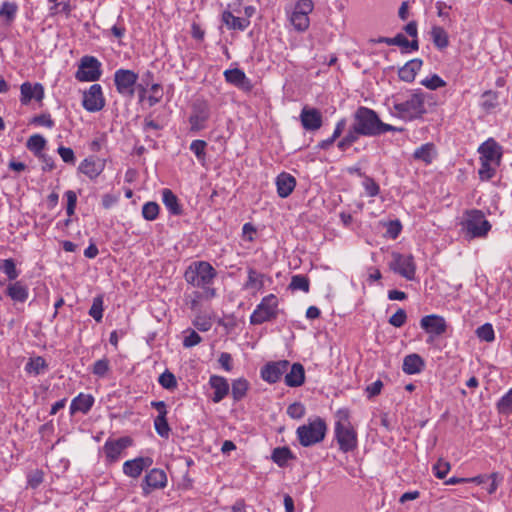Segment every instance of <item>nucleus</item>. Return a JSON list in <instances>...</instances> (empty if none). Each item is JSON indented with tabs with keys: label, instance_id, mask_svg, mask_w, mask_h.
Segmentation results:
<instances>
[{
	"label": "nucleus",
	"instance_id": "423d86ee",
	"mask_svg": "<svg viewBox=\"0 0 512 512\" xmlns=\"http://www.w3.org/2000/svg\"><path fill=\"white\" fill-rule=\"evenodd\" d=\"M462 225L470 239L485 237L491 229V224L485 219L484 213L477 209L466 212Z\"/></svg>",
	"mask_w": 512,
	"mask_h": 512
},
{
	"label": "nucleus",
	"instance_id": "4c0bfd02",
	"mask_svg": "<svg viewBox=\"0 0 512 512\" xmlns=\"http://www.w3.org/2000/svg\"><path fill=\"white\" fill-rule=\"evenodd\" d=\"M263 275L253 268L248 269V279L245 283L246 289L260 290L263 287Z\"/></svg>",
	"mask_w": 512,
	"mask_h": 512
},
{
	"label": "nucleus",
	"instance_id": "a18cd8bd",
	"mask_svg": "<svg viewBox=\"0 0 512 512\" xmlns=\"http://www.w3.org/2000/svg\"><path fill=\"white\" fill-rule=\"evenodd\" d=\"M167 415H158L154 420V427L156 432L164 438L169 437V433L171 431L169 424L167 422Z\"/></svg>",
	"mask_w": 512,
	"mask_h": 512
},
{
	"label": "nucleus",
	"instance_id": "9b49d317",
	"mask_svg": "<svg viewBox=\"0 0 512 512\" xmlns=\"http://www.w3.org/2000/svg\"><path fill=\"white\" fill-rule=\"evenodd\" d=\"M210 117V106L205 100H196L192 105V113L189 117V123L192 131L204 129L205 123Z\"/></svg>",
	"mask_w": 512,
	"mask_h": 512
},
{
	"label": "nucleus",
	"instance_id": "393cba45",
	"mask_svg": "<svg viewBox=\"0 0 512 512\" xmlns=\"http://www.w3.org/2000/svg\"><path fill=\"white\" fill-rule=\"evenodd\" d=\"M209 384L211 388L214 389V395L212 397L214 403H219L228 395L229 383L226 378L212 375L209 379Z\"/></svg>",
	"mask_w": 512,
	"mask_h": 512
},
{
	"label": "nucleus",
	"instance_id": "1a4fd4ad",
	"mask_svg": "<svg viewBox=\"0 0 512 512\" xmlns=\"http://www.w3.org/2000/svg\"><path fill=\"white\" fill-rule=\"evenodd\" d=\"M138 74L129 69H118L114 73L116 90L123 96L133 97L135 85L138 81Z\"/></svg>",
	"mask_w": 512,
	"mask_h": 512
},
{
	"label": "nucleus",
	"instance_id": "2f4dec72",
	"mask_svg": "<svg viewBox=\"0 0 512 512\" xmlns=\"http://www.w3.org/2000/svg\"><path fill=\"white\" fill-rule=\"evenodd\" d=\"M435 147L432 143H426L417 148L413 154L416 160L423 161L426 164H430L435 157Z\"/></svg>",
	"mask_w": 512,
	"mask_h": 512
},
{
	"label": "nucleus",
	"instance_id": "f3484780",
	"mask_svg": "<svg viewBox=\"0 0 512 512\" xmlns=\"http://www.w3.org/2000/svg\"><path fill=\"white\" fill-rule=\"evenodd\" d=\"M300 120L303 128L307 131H316L321 128L322 114L316 108H310L305 106L300 114Z\"/></svg>",
	"mask_w": 512,
	"mask_h": 512
},
{
	"label": "nucleus",
	"instance_id": "0eeeda50",
	"mask_svg": "<svg viewBox=\"0 0 512 512\" xmlns=\"http://www.w3.org/2000/svg\"><path fill=\"white\" fill-rule=\"evenodd\" d=\"M278 316V298L269 294L262 298L250 316V324L261 325L265 322L274 321Z\"/></svg>",
	"mask_w": 512,
	"mask_h": 512
},
{
	"label": "nucleus",
	"instance_id": "09e8293b",
	"mask_svg": "<svg viewBox=\"0 0 512 512\" xmlns=\"http://www.w3.org/2000/svg\"><path fill=\"white\" fill-rule=\"evenodd\" d=\"M497 409L501 414L512 412V388L498 401Z\"/></svg>",
	"mask_w": 512,
	"mask_h": 512
},
{
	"label": "nucleus",
	"instance_id": "4d7b16f0",
	"mask_svg": "<svg viewBox=\"0 0 512 512\" xmlns=\"http://www.w3.org/2000/svg\"><path fill=\"white\" fill-rule=\"evenodd\" d=\"M450 463L447 461H444L443 459H439L434 465H433V472L434 475L439 479H444L448 472L450 471Z\"/></svg>",
	"mask_w": 512,
	"mask_h": 512
},
{
	"label": "nucleus",
	"instance_id": "b1692460",
	"mask_svg": "<svg viewBox=\"0 0 512 512\" xmlns=\"http://www.w3.org/2000/svg\"><path fill=\"white\" fill-rule=\"evenodd\" d=\"M224 76L228 83L244 91H250L252 89L251 81L246 77L245 73L238 68L226 70Z\"/></svg>",
	"mask_w": 512,
	"mask_h": 512
},
{
	"label": "nucleus",
	"instance_id": "864d4df0",
	"mask_svg": "<svg viewBox=\"0 0 512 512\" xmlns=\"http://www.w3.org/2000/svg\"><path fill=\"white\" fill-rule=\"evenodd\" d=\"M159 384L165 389H174L177 387V380L173 373L166 370L159 376Z\"/></svg>",
	"mask_w": 512,
	"mask_h": 512
},
{
	"label": "nucleus",
	"instance_id": "58836bf2",
	"mask_svg": "<svg viewBox=\"0 0 512 512\" xmlns=\"http://www.w3.org/2000/svg\"><path fill=\"white\" fill-rule=\"evenodd\" d=\"M0 271H2L9 280L13 281L19 276V271L12 258L2 260L0 264Z\"/></svg>",
	"mask_w": 512,
	"mask_h": 512
},
{
	"label": "nucleus",
	"instance_id": "ea45409f",
	"mask_svg": "<svg viewBox=\"0 0 512 512\" xmlns=\"http://www.w3.org/2000/svg\"><path fill=\"white\" fill-rule=\"evenodd\" d=\"M498 105V93L492 90L485 91L482 94V102L481 107L486 110L490 111L494 109Z\"/></svg>",
	"mask_w": 512,
	"mask_h": 512
},
{
	"label": "nucleus",
	"instance_id": "603ef678",
	"mask_svg": "<svg viewBox=\"0 0 512 512\" xmlns=\"http://www.w3.org/2000/svg\"><path fill=\"white\" fill-rule=\"evenodd\" d=\"M44 480V473L40 469L31 471L27 476V486L31 489H36Z\"/></svg>",
	"mask_w": 512,
	"mask_h": 512
},
{
	"label": "nucleus",
	"instance_id": "3c124183",
	"mask_svg": "<svg viewBox=\"0 0 512 512\" xmlns=\"http://www.w3.org/2000/svg\"><path fill=\"white\" fill-rule=\"evenodd\" d=\"M159 213V205L156 202H147L142 207V215L148 221H153Z\"/></svg>",
	"mask_w": 512,
	"mask_h": 512
},
{
	"label": "nucleus",
	"instance_id": "cd10ccee",
	"mask_svg": "<svg viewBox=\"0 0 512 512\" xmlns=\"http://www.w3.org/2000/svg\"><path fill=\"white\" fill-rule=\"evenodd\" d=\"M425 363L418 354H409L403 360L402 369L408 375L418 374L424 368Z\"/></svg>",
	"mask_w": 512,
	"mask_h": 512
},
{
	"label": "nucleus",
	"instance_id": "79ce46f5",
	"mask_svg": "<svg viewBox=\"0 0 512 512\" xmlns=\"http://www.w3.org/2000/svg\"><path fill=\"white\" fill-rule=\"evenodd\" d=\"M65 196L67 198L66 212H67V215L69 217H71L75 212V208H76V204H77V195L74 191L68 190V191H66ZM63 224H64V226L68 227L71 224V219L67 218L63 222Z\"/></svg>",
	"mask_w": 512,
	"mask_h": 512
},
{
	"label": "nucleus",
	"instance_id": "bb28decb",
	"mask_svg": "<svg viewBox=\"0 0 512 512\" xmlns=\"http://www.w3.org/2000/svg\"><path fill=\"white\" fill-rule=\"evenodd\" d=\"M422 64V60L418 58L408 61L399 69V78L405 82H412L415 79L417 72L421 69Z\"/></svg>",
	"mask_w": 512,
	"mask_h": 512
},
{
	"label": "nucleus",
	"instance_id": "6e6d98bb",
	"mask_svg": "<svg viewBox=\"0 0 512 512\" xmlns=\"http://www.w3.org/2000/svg\"><path fill=\"white\" fill-rule=\"evenodd\" d=\"M305 412V406L301 402H294L287 407V415L292 419H301Z\"/></svg>",
	"mask_w": 512,
	"mask_h": 512
},
{
	"label": "nucleus",
	"instance_id": "9d476101",
	"mask_svg": "<svg viewBox=\"0 0 512 512\" xmlns=\"http://www.w3.org/2000/svg\"><path fill=\"white\" fill-rule=\"evenodd\" d=\"M392 262L389 267L407 280H413L416 272V265L412 255H403L398 252L392 253Z\"/></svg>",
	"mask_w": 512,
	"mask_h": 512
},
{
	"label": "nucleus",
	"instance_id": "37998d69",
	"mask_svg": "<svg viewBox=\"0 0 512 512\" xmlns=\"http://www.w3.org/2000/svg\"><path fill=\"white\" fill-rule=\"evenodd\" d=\"M309 286H310V283H309V279L304 276V275H294L292 278H291V282L289 284V288L293 291L295 290H301L303 292H308L309 291Z\"/></svg>",
	"mask_w": 512,
	"mask_h": 512
},
{
	"label": "nucleus",
	"instance_id": "4468645a",
	"mask_svg": "<svg viewBox=\"0 0 512 512\" xmlns=\"http://www.w3.org/2000/svg\"><path fill=\"white\" fill-rule=\"evenodd\" d=\"M420 326L423 330L430 334L428 341H433L434 336H440L444 334L447 329L445 319L442 316L436 314L424 316L420 320Z\"/></svg>",
	"mask_w": 512,
	"mask_h": 512
},
{
	"label": "nucleus",
	"instance_id": "412c9836",
	"mask_svg": "<svg viewBox=\"0 0 512 512\" xmlns=\"http://www.w3.org/2000/svg\"><path fill=\"white\" fill-rule=\"evenodd\" d=\"M20 90V101L23 105H27L32 99L41 101L44 98V88L40 83L31 84L30 82H24Z\"/></svg>",
	"mask_w": 512,
	"mask_h": 512
},
{
	"label": "nucleus",
	"instance_id": "6e6552de",
	"mask_svg": "<svg viewBox=\"0 0 512 512\" xmlns=\"http://www.w3.org/2000/svg\"><path fill=\"white\" fill-rule=\"evenodd\" d=\"M101 76V63L93 56L81 58L75 78L81 82L97 81Z\"/></svg>",
	"mask_w": 512,
	"mask_h": 512
},
{
	"label": "nucleus",
	"instance_id": "0e129e2a",
	"mask_svg": "<svg viewBox=\"0 0 512 512\" xmlns=\"http://www.w3.org/2000/svg\"><path fill=\"white\" fill-rule=\"evenodd\" d=\"M59 156L63 160V162L67 164L74 165L76 162V157L74 151L69 147L60 146L57 150Z\"/></svg>",
	"mask_w": 512,
	"mask_h": 512
},
{
	"label": "nucleus",
	"instance_id": "5fc2aeb1",
	"mask_svg": "<svg viewBox=\"0 0 512 512\" xmlns=\"http://www.w3.org/2000/svg\"><path fill=\"white\" fill-rule=\"evenodd\" d=\"M421 84L430 90H436L446 86V82L437 74H433L432 76L423 79Z\"/></svg>",
	"mask_w": 512,
	"mask_h": 512
},
{
	"label": "nucleus",
	"instance_id": "4be33fe9",
	"mask_svg": "<svg viewBox=\"0 0 512 512\" xmlns=\"http://www.w3.org/2000/svg\"><path fill=\"white\" fill-rule=\"evenodd\" d=\"M285 373L284 382L288 387H299L305 382V369L301 363H293Z\"/></svg>",
	"mask_w": 512,
	"mask_h": 512
},
{
	"label": "nucleus",
	"instance_id": "f704fd0d",
	"mask_svg": "<svg viewBox=\"0 0 512 512\" xmlns=\"http://www.w3.org/2000/svg\"><path fill=\"white\" fill-rule=\"evenodd\" d=\"M47 367L48 364L46 360L41 356H37L28 360L25 365V371L28 374L39 375L42 371L47 369Z\"/></svg>",
	"mask_w": 512,
	"mask_h": 512
},
{
	"label": "nucleus",
	"instance_id": "8fccbe9b",
	"mask_svg": "<svg viewBox=\"0 0 512 512\" xmlns=\"http://www.w3.org/2000/svg\"><path fill=\"white\" fill-rule=\"evenodd\" d=\"M17 5L11 2H4L0 8V17H4L7 22H12L16 16Z\"/></svg>",
	"mask_w": 512,
	"mask_h": 512
},
{
	"label": "nucleus",
	"instance_id": "774afa93",
	"mask_svg": "<svg viewBox=\"0 0 512 512\" xmlns=\"http://www.w3.org/2000/svg\"><path fill=\"white\" fill-rule=\"evenodd\" d=\"M382 388L383 382L381 380L373 382L372 384L368 385L365 389L367 397L370 399L379 395L381 393Z\"/></svg>",
	"mask_w": 512,
	"mask_h": 512
},
{
	"label": "nucleus",
	"instance_id": "6ab92c4d",
	"mask_svg": "<svg viewBox=\"0 0 512 512\" xmlns=\"http://www.w3.org/2000/svg\"><path fill=\"white\" fill-rule=\"evenodd\" d=\"M153 463L150 457H137L132 460H128L123 464V472L125 475L138 478L143 470L149 468Z\"/></svg>",
	"mask_w": 512,
	"mask_h": 512
},
{
	"label": "nucleus",
	"instance_id": "e433bc0d",
	"mask_svg": "<svg viewBox=\"0 0 512 512\" xmlns=\"http://www.w3.org/2000/svg\"><path fill=\"white\" fill-rule=\"evenodd\" d=\"M45 145L46 140L40 134H34L30 136L26 143L27 148L37 156L41 154L42 150L45 148Z\"/></svg>",
	"mask_w": 512,
	"mask_h": 512
},
{
	"label": "nucleus",
	"instance_id": "f257e3e1",
	"mask_svg": "<svg viewBox=\"0 0 512 512\" xmlns=\"http://www.w3.org/2000/svg\"><path fill=\"white\" fill-rule=\"evenodd\" d=\"M353 124L363 136L367 137L380 136L387 132L403 131L402 128L382 122L373 109L365 106H360L356 109L353 114Z\"/></svg>",
	"mask_w": 512,
	"mask_h": 512
},
{
	"label": "nucleus",
	"instance_id": "052dcab7",
	"mask_svg": "<svg viewBox=\"0 0 512 512\" xmlns=\"http://www.w3.org/2000/svg\"><path fill=\"white\" fill-rule=\"evenodd\" d=\"M493 162L481 161V166L479 168L478 174L481 180H490L494 174L495 169L491 166Z\"/></svg>",
	"mask_w": 512,
	"mask_h": 512
},
{
	"label": "nucleus",
	"instance_id": "c85d7f7f",
	"mask_svg": "<svg viewBox=\"0 0 512 512\" xmlns=\"http://www.w3.org/2000/svg\"><path fill=\"white\" fill-rule=\"evenodd\" d=\"M162 200L164 205L172 215L178 216L183 213L182 206L179 204L177 196L170 189H163Z\"/></svg>",
	"mask_w": 512,
	"mask_h": 512
},
{
	"label": "nucleus",
	"instance_id": "bf43d9fd",
	"mask_svg": "<svg viewBox=\"0 0 512 512\" xmlns=\"http://www.w3.org/2000/svg\"><path fill=\"white\" fill-rule=\"evenodd\" d=\"M109 369H110L109 360L106 358H103V359L97 360L94 363L92 373L98 377H104L107 374V372L109 371Z\"/></svg>",
	"mask_w": 512,
	"mask_h": 512
},
{
	"label": "nucleus",
	"instance_id": "72a5a7b5",
	"mask_svg": "<svg viewBox=\"0 0 512 512\" xmlns=\"http://www.w3.org/2000/svg\"><path fill=\"white\" fill-rule=\"evenodd\" d=\"M294 458L291 450L288 447H277L273 449L271 459L280 467H285L287 462Z\"/></svg>",
	"mask_w": 512,
	"mask_h": 512
},
{
	"label": "nucleus",
	"instance_id": "a878e982",
	"mask_svg": "<svg viewBox=\"0 0 512 512\" xmlns=\"http://www.w3.org/2000/svg\"><path fill=\"white\" fill-rule=\"evenodd\" d=\"M94 401V397L91 394L80 393L71 402L70 414L74 415L76 412L87 414L91 410Z\"/></svg>",
	"mask_w": 512,
	"mask_h": 512
},
{
	"label": "nucleus",
	"instance_id": "473e14b6",
	"mask_svg": "<svg viewBox=\"0 0 512 512\" xmlns=\"http://www.w3.org/2000/svg\"><path fill=\"white\" fill-rule=\"evenodd\" d=\"M431 37L434 45L442 50L449 45V36L443 27L433 26L431 29Z\"/></svg>",
	"mask_w": 512,
	"mask_h": 512
},
{
	"label": "nucleus",
	"instance_id": "c9c22d12",
	"mask_svg": "<svg viewBox=\"0 0 512 512\" xmlns=\"http://www.w3.org/2000/svg\"><path fill=\"white\" fill-rule=\"evenodd\" d=\"M249 383L245 378H238L232 382V397L234 401H240L246 396Z\"/></svg>",
	"mask_w": 512,
	"mask_h": 512
},
{
	"label": "nucleus",
	"instance_id": "de8ad7c7",
	"mask_svg": "<svg viewBox=\"0 0 512 512\" xmlns=\"http://www.w3.org/2000/svg\"><path fill=\"white\" fill-rule=\"evenodd\" d=\"M53 5L50 7V14H65L69 15L71 12V5L69 2L61 1V0H48Z\"/></svg>",
	"mask_w": 512,
	"mask_h": 512
},
{
	"label": "nucleus",
	"instance_id": "7c9ffc66",
	"mask_svg": "<svg viewBox=\"0 0 512 512\" xmlns=\"http://www.w3.org/2000/svg\"><path fill=\"white\" fill-rule=\"evenodd\" d=\"M222 21L229 29L233 30L243 31L250 25L247 18L236 17L230 11L223 12Z\"/></svg>",
	"mask_w": 512,
	"mask_h": 512
},
{
	"label": "nucleus",
	"instance_id": "39448f33",
	"mask_svg": "<svg viewBox=\"0 0 512 512\" xmlns=\"http://www.w3.org/2000/svg\"><path fill=\"white\" fill-rule=\"evenodd\" d=\"M327 426L325 421L318 417L308 424L297 428L299 443L304 447H309L321 442L326 435Z\"/></svg>",
	"mask_w": 512,
	"mask_h": 512
},
{
	"label": "nucleus",
	"instance_id": "c756f323",
	"mask_svg": "<svg viewBox=\"0 0 512 512\" xmlns=\"http://www.w3.org/2000/svg\"><path fill=\"white\" fill-rule=\"evenodd\" d=\"M7 295L16 302H25L28 298V288L22 282L16 281L8 285Z\"/></svg>",
	"mask_w": 512,
	"mask_h": 512
},
{
	"label": "nucleus",
	"instance_id": "c03bdc74",
	"mask_svg": "<svg viewBox=\"0 0 512 512\" xmlns=\"http://www.w3.org/2000/svg\"><path fill=\"white\" fill-rule=\"evenodd\" d=\"M475 333L481 341L492 342L495 339L494 329L490 323L481 325L476 329Z\"/></svg>",
	"mask_w": 512,
	"mask_h": 512
},
{
	"label": "nucleus",
	"instance_id": "aec40b11",
	"mask_svg": "<svg viewBox=\"0 0 512 512\" xmlns=\"http://www.w3.org/2000/svg\"><path fill=\"white\" fill-rule=\"evenodd\" d=\"M105 161L94 157L85 158L79 165V172L86 175L89 179H96L104 170Z\"/></svg>",
	"mask_w": 512,
	"mask_h": 512
},
{
	"label": "nucleus",
	"instance_id": "49530a36",
	"mask_svg": "<svg viewBox=\"0 0 512 512\" xmlns=\"http://www.w3.org/2000/svg\"><path fill=\"white\" fill-rule=\"evenodd\" d=\"M89 315L97 322L103 318V297L97 296L93 299L92 305L89 309Z\"/></svg>",
	"mask_w": 512,
	"mask_h": 512
},
{
	"label": "nucleus",
	"instance_id": "2eb2a0df",
	"mask_svg": "<svg viewBox=\"0 0 512 512\" xmlns=\"http://www.w3.org/2000/svg\"><path fill=\"white\" fill-rule=\"evenodd\" d=\"M167 484V475L162 469L153 468L144 477L142 490L144 495L150 494L152 490L162 489Z\"/></svg>",
	"mask_w": 512,
	"mask_h": 512
},
{
	"label": "nucleus",
	"instance_id": "13d9d810",
	"mask_svg": "<svg viewBox=\"0 0 512 512\" xmlns=\"http://www.w3.org/2000/svg\"><path fill=\"white\" fill-rule=\"evenodd\" d=\"M207 143L204 140H194L190 144V150L195 154L199 161L205 160V148Z\"/></svg>",
	"mask_w": 512,
	"mask_h": 512
},
{
	"label": "nucleus",
	"instance_id": "ddd939ff",
	"mask_svg": "<svg viewBox=\"0 0 512 512\" xmlns=\"http://www.w3.org/2000/svg\"><path fill=\"white\" fill-rule=\"evenodd\" d=\"M289 366L288 360L269 362L261 368V377L270 384L276 383L287 372Z\"/></svg>",
	"mask_w": 512,
	"mask_h": 512
},
{
	"label": "nucleus",
	"instance_id": "69168bd1",
	"mask_svg": "<svg viewBox=\"0 0 512 512\" xmlns=\"http://www.w3.org/2000/svg\"><path fill=\"white\" fill-rule=\"evenodd\" d=\"M402 225L399 220L389 221L387 224L386 235L391 239H396L401 233Z\"/></svg>",
	"mask_w": 512,
	"mask_h": 512
},
{
	"label": "nucleus",
	"instance_id": "dca6fc26",
	"mask_svg": "<svg viewBox=\"0 0 512 512\" xmlns=\"http://www.w3.org/2000/svg\"><path fill=\"white\" fill-rule=\"evenodd\" d=\"M131 445V439L129 437H121L116 440L108 439L104 446L103 451L108 463L116 462L122 452Z\"/></svg>",
	"mask_w": 512,
	"mask_h": 512
},
{
	"label": "nucleus",
	"instance_id": "5701e85b",
	"mask_svg": "<svg viewBox=\"0 0 512 512\" xmlns=\"http://www.w3.org/2000/svg\"><path fill=\"white\" fill-rule=\"evenodd\" d=\"M275 184L277 187L278 196L281 198H286L295 189L296 179L291 174L282 172L276 177Z\"/></svg>",
	"mask_w": 512,
	"mask_h": 512
},
{
	"label": "nucleus",
	"instance_id": "f8f14e48",
	"mask_svg": "<svg viewBox=\"0 0 512 512\" xmlns=\"http://www.w3.org/2000/svg\"><path fill=\"white\" fill-rule=\"evenodd\" d=\"M82 105L89 112H97L103 109L105 99L99 84L91 85L89 90L84 92Z\"/></svg>",
	"mask_w": 512,
	"mask_h": 512
},
{
	"label": "nucleus",
	"instance_id": "20e7f679",
	"mask_svg": "<svg viewBox=\"0 0 512 512\" xmlns=\"http://www.w3.org/2000/svg\"><path fill=\"white\" fill-rule=\"evenodd\" d=\"M393 108L396 111V115L401 119H419L426 113L425 95L421 91H415L405 101L399 102L395 100Z\"/></svg>",
	"mask_w": 512,
	"mask_h": 512
},
{
	"label": "nucleus",
	"instance_id": "a211bd4d",
	"mask_svg": "<svg viewBox=\"0 0 512 512\" xmlns=\"http://www.w3.org/2000/svg\"><path fill=\"white\" fill-rule=\"evenodd\" d=\"M478 152L480 153V161L494 162L499 164L501 159V146L492 138L482 143Z\"/></svg>",
	"mask_w": 512,
	"mask_h": 512
},
{
	"label": "nucleus",
	"instance_id": "7ed1b4c3",
	"mask_svg": "<svg viewBox=\"0 0 512 512\" xmlns=\"http://www.w3.org/2000/svg\"><path fill=\"white\" fill-rule=\"evenodd\" d=\"M336 417L335 437L339 449L344 453L353 451L357 447V433L350 422L348 409H339Z\"/></svg>",
	"mask_w": 512,
	"mask_h": 512
},
{
	"label": "nucleus",
	"instance_id": "338daca9",
	"mask_svg": "<svg viewBox=\"0 0 512 512\" xmlns=\"http://www.w3.org/2000/svg\"><path fill=\"white\" fill-rule=\"evenodd\" d=\"M313 8L314 4L312 0H299L295 5L294 10L308 16L309 13L313 11Z\"/></svg>",
	"mask_w": 512,
	"mask_h": 512
},
{
	"label": "nucleus",
	"instance_id": "f03ea898",
	"mask_svg": "<svg viewBox=\"0 0 512 512\" xmlns=\"http://www.w3.org/2000/svg\"><path fill=\"white\" fill-rule=\"evenodd\" d=\"M216 277V269L206 261L191 263L184 273L186 282L193 287L203 289L206 298H213L216 295V290L211 287Z\"/></svg>",
	"mask_w": 512,
	"mask_h": 512
},
{
	"label": "nucleus",
	"instance_id": "680f3d73",
	"mask_svg": "<svg viewBox=\"0 0 512 512\" xmlns=\"http://www.w3.org/2000/svg\"><path fill=\"white\" fill-rule=\"evenodd\" d=\"M407 319V314L404 309L399 308L390 318H389V324L400 328L402 327Z\"/></svg>",
	"mask_w": 512,
	"mask_h": 512
},
{
	"label": "nucleus",
	"instance_id": "a19ab883",
	"mask_svg": "<svg viewBox=\"0 0 512 512\" xmlns=\"http://www.w3.org/2000/svg\"><path fill=\"white\" fill-rule=\"evenodd\" d=\"M292 25L298 31H305L309 27V17L304 13H299L297 11H293L290 17Z\"/></svg>",
	"mask_w": 512,
	"mask_h": 512
},
{
	"label": "nucleus",
	"instance_id": "e2e57ef3",
	"mask_svg": "<svg viewBox=\"0 0 512 512\" xmlns=\"http://www.w3.org/2000/svg\"><path fill=\"white\" fill-rule=\"evenodd\" d=\"M363 186L365 188L366 194L370 197H375L380 192L379 185L371 177H365Z\"/></svg>",
	"mask_w": 512,
	"mask_h": 512
}]
</instances>
